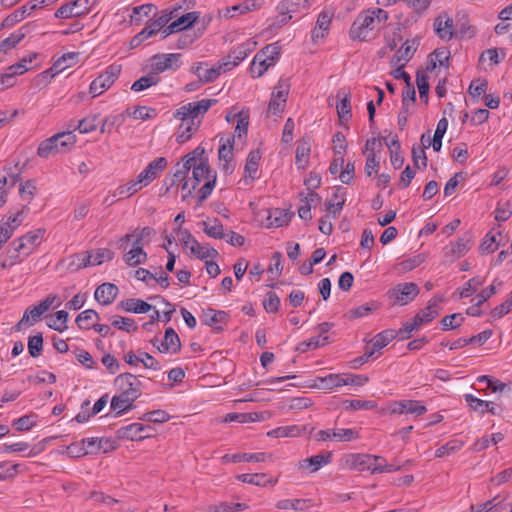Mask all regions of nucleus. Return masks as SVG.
<instances>
[{"label":"nucleus","mask_w":512,"mask_h":512,"mask_svg":"<svg viewBox=\"0 0 512 512\" xmlns=\"http://www.w3.org/2000/svg\"><path fill=\"white\" fill-rule=\"evenodd\" d=\"M173 116L175 119L181 121L176 140L178 143L183 144L199 129L201 120H194L190 118V116L183 118L182 115H177V110L174 112Z\"/></svg>","instance_id":"f8f14e48"},{"label":"nucleus","mask_w":512,"mask_h":512,"mask_svg":"<svg viewBox=\"0 0 512 512\" xmlns=\"http://www.w3.org/2000/svg\"><path fill=\"white\" fill-rule=\"evenodd\" d=\"M126 113L134 119L148 120L156 116V110L146 106H137L133 109H127Z\"/></svg>","instance_id":"6e6d98bb"},{"label":"nucleus","mask_w":512,"mask_h":512,"mask_svg":"<svg viewBox=\"0 0 512 512\" xmlns=\"http://www.w3.org/2000/svg\"><path fill=\"white\" fill-rule=\"evenodd\" d=\"M472 238L470 232L464 233L455 243L451 244V252L457 257L464 255L470 249Z\"/></svg>","instance_id":"79ce46f5"},{"label":"nucleus","mask_w":512,"mask_h":512,"mask_svg":"<svg viewBox=\"0 0 512 512\" xmlns=\"http://www.w3.org/2000/svg\"><path fill=\"white\" fill-rule=\"evenodd\" d=\"M181 349V341L172 327L165 330L164 341L157 346V350L161 353L172 352L176 353Z\"/></svg>","instance_id":"412c9836"},{"label":"nucleus","mask_w":512,"mask_h":512,"mask_svg":"<svg viewBox=\"0 0 512 512\" xmlns=\"http://www.w3.org/2000/svg\"><path fill=\"white\" fill-rule=\"evenodd\" d=\"M488 89V82L486 79L477 78L474 79L468 88V94L472 98L479 99L481 96H485Z\"/></svg>","instance_id":"603ef678"},{"label":"nucleus","mask_w":512,"mask_h":512,"mask_svg":"<svg viewBox=\"0 0 512 512\" xmlns=\"http://www.w3.org/2000/svg\"><path fill=\"white\" fill-rule=\"evenodd\" d=\"M397 333L393 329H387L378 333L366 346L365 348L373 352V356L376 352L386 347L395 337Z\"/></svg>","instance_id":"a211bd4d"},{"label":"nucleus","mask_w":512,"mask_h":512,"mask_svg":"<svg viewBox=\"0 0 512 512\" xmlns=\"http://www.w3.org/2000/svg\"><path fill=\"white\" fill-rule=\"evenodd\" d=\"M333 17V12L329 10H323L317 18L316 26L312 32L313 40L317 38H323L325 36V32L328 31L331 20Z\"/></svg>","instance_id":"cd10ccee"},{"label":"nucleus","mask_w":512,"mask_h":512,"mask_svg":"<svg viewBox=\"0 0 512 512\" xmlns=\"http://www.w3.org/2000/svg\"><path fill=\"white\" fill-rule=\"evenodd\" d=\"M215 103H217L216 99H202L197 102H189L177 109V115H182L183 118L190 116L194 120H201L199 117H202Z\"/></svg>","instance_id":"9d476101"},{"label":"nucleus","mask_w":512,"mask_h":512,"mask_svg":"<svg viewBox=\"0 0 512 512\" xmlns=\"http://www.w3.org/2000/svg\"><path fill=\"white\" fill-rule=\"evenodd\" d=\"M441 300V298H433L429 301L428 305L423 310L415 315L418 324L422 325L429 323L438 316L437 305L439 302H441Z\"/></svg>","instance_id":"c756f323"},{"label":"nucleus","mask_w":512,"mask_h":512,"mask_svg":"<svg viewBox=\"0 0 512 512\" xmlns=\"http://www.w3.org/2000/svg\"><path fill=\"white\" fill-rule=\"evenodd\" d=\"M465 318L461 313H453L442 318L441 326L443 331L456 329L461 326Z\"/></svg>","instance_id":"e2e57ef3"},{"label":"nucleus","mask_w":512,"mask_h":512,"mask_svg":"<svg viewBox=\"0 0 512 512\" xmlns=\"http://www.w3.org/2000/svg\"><path fill=\"white\" fill-rule=\"evenodd\" d=\"M146 259L147 253L143 250V248H132L124 256V260L129 266H137L141 263H144Z\"/></svg>","instance_id":"8fccbe9b"},{"label":"nucleus","mask_w":512,"mask_h":512,"mask_svg":"<svg viewBox=\"0 0 512 512\" xmlns=\"http://www.w3.org/2000/svg\"><path fill=\"white\" fill-rule=\"evenodd\" d=\"M271 65H273V63L265 56H263L262 59L254 58L250 66V72L253 77H261Z\"/></svg>","instance_id":"774afa93"},{"label":"nucleus","mask_w":512,"mask_h":512,"mask_svg":"<svg viewBox=\"0 0 512 512\" xmlns=\"http://www.w3.org/2000/svg\"><path fill=\"white\" fill-rule=\"evenodd\" d=\"M344 376H345V373L329 374L324 377H316L312 381V383L306 385V387L332 390V389L344 386V383H345Z\"/></svg>","instance_id":"dca6fc26"},{"label":"nucleus","mask_w":512,"mask_h":512,"mask_svg":"<svg viewBox=\"0 0 512 512\" xmlns=\"http://www.w3.org/2000/svg\"><path fill=\"white\" fill-rule=\"evenodd\" d=\"M379 29L370 10L366 9L360 12L352 23L349 36L352 40L367 41L372 38L374 31Z\"/></svg>","instance_id":"f257e3e1"},{"label":"nucleus","mask_w":512,"mask_h":512,"mask_svg":"<svg viewBox=\"0 0 512 512\" xmlns=\"http://www.w3.org/2000/svg\"><path fill=\"white\" fill-rule=\"evenodd\" d=\"M143 185L141 183H137V179L128 182L125 185L119 186L114 192L113 197H117L118 199H123L125 197H129L135 194L137 191L142 189Z\"/></svg>","instance_id":"c03bdc74"},{"label":"nucleus","mask_w":512,"mask_h":512,"mask_svg":"<svg viewBox=\"0 0 512 512\" xmlns=\"http://www.w3.org/2000/svg\"><path fill=\"white\" fill-rule=\"evenodd\" d=\"M112 326L119 330H123L126 332H136L138 330V326L134 319L122 317V316H114L112 318Z\"/></svg>","instance_id":"864d4df0"},{"label":"nucleus","mask_w":512,"mask_h":512,"mask_svg":"<svg viewBox=\"0 0 512 512\" xmlns=\"http://www.w3.org/2000/svg\"><path fill=\"white\" fill-rule=\"evenodd\" d=\"M233 156V138L220 139V147L218 150V158L224 162H230Z\"/></svg>","instance_id":"13d9d810"},{"label":"nucleus","mask_w":512,"mask_h":512,"mask_svg":"<svg viewBox=\"0 0 512 512\" xmlns=\"http://www.w3.org/2000/svg\"><path fill=\"white\" fill-rule=\"evenodd\" d=\"M89 11L88 0H74L60 6L55 12V17L59 19L81 17L88 14Z\"/></svg>","instance_id":"9b49d317"},{"label":"nucleus","mask_w":512,"mask_h":512,"mask_svg":"<svg viewBox=\"0 0 512 512\" xmlns=\"http://www.w3.org/2000/svg\"><path fill=\"white\" fill-rule=\"evenodd\" d=\"M337 98L340 99L339 103L336 104L339 119L350 120L352 118L350 92L345 89H340L337 92Z\"/></svg>","instance_id":"393cba45"},{"label":"nucleus","mask_w":512,"mask_h":512,"mask_svg":"<svg viewBox=\"0 0 512 512\" xmlns=\"http://www.w3.org/2000/svg\"><path fill=\"white\" fill-rule=\"evenodd\" d=\"M180 58L179 53L156 54L150 59L151 70L157 73V76L166 70H176L180 67Z\"/></svg>","instance_id":"1a4fd4ad"},{"label":"nucleus","mask_w":512,"mask_h":512,"mask_svg":"<svg viewBox=\"0 0 512 512\" xmlns=\"http://www.w3.org/2000/svg\"><path fill=\"white\" fill-rule=\"evenodd\" d=\"M92 319L99 320V314L93 309H87L78 314L75 322L80 329L88 330L92 327L89 323V321Z\"/></svg>","instance_id":"5fc2aeb1"},{"label":"nucleus","mask_w":512,"mask_h":512,"mask_svg":"<svg viewBox=\"0 0 512 512\" xmlns=\"http://www.w3.org/2000/svg\"><path fill=\"white\" fill-rule=\"evenodd\" d=\"M167 166V160L164 157H158L151 161L148 166L137 176V183L147 186L151 183Z\"/></svg>","instance_id":"ddd939ff"},{"label":"nucleus","mask_w":512,"mask_h":512,"mask_svg":"<svg viewBox=\"0 0 512 512\" xmlns=\"http://www.w3.org/2000/svg\"><path fill=\"white\" fill-rule=\"evenodd\" d=\"M252 49L253 47H251L250 43H243L234 49L228 55V58H233V62H225L227 65H229V71L236 67L241 61H243L252 51Z\"/></svg>","instance_id":"473e14b6"},{"label":"nucleus","mask_w":512,"mask_h":512,"mask_svg":"<svg viewBox=\"0 0 512 512\" xmlns=\"http://www.w3.org/2000/svg\"><path fill=\"white\" fill-rule=\"evenodd\" d=\"M293 216L294 212L286 209H271L267 217V227L279 228L284 225H287L291 221Z\"/></svg>","instance_id":"aec40b11"},{"label":"nucleus","mask_w":512,"mask_h":512,"mask_svg":"<svg viewBox=\"0 0 512 512\" xmlns=\"http://www.w3.org/2000/svg\"><path fill=\"white\" fill-rule=\"evenodd\" d=\"M159 81H160V77L157 76V73H155L151 70L146 76H143V77L139 78L138 80H136L132 84L131 90H133L135 92H140V91H143L151 86L158 84Z\"/></svg>","instance_id":"e433bc0d"},{"label":"nucleus","mask_w":512,"mask_h":512,"mask_svg":"<svg viewBox=\"0 0 512 512\" xmlns=\"http://www.w3.org/2000/svg\"><path fill=\"white\" fill-rule=\"evenodd\" d=\"M332 455L331 451H327L325 453L303 459L299 462V468L308 469L310 473H315L332 461Z\"/></svg>","instance_id":"f3484780"},{"label":"nucleus","mask_w":512,"mask_h":512,"mask_svg":"<svg viewBox=\"0 0 512 512\" xmlns=\"http://www.w3.org/2000/svg\"><path fill=\"white\" fill-rule=\"evenodd\" d=\"M153 433L154 429L150 425L132 423L119 428L116 431V437L118 439H126L130 441H141L143 439L152 437Z\"/></svg>","instance_id":"0eeeda50"},{"label":"nucleus","mask_w":512,"mask_h":512,"mask_svg":"<svg viewBox=\"0 0 512 512\" xmlns=\"http://www.w3.org/2000/svg\"><path fill=\"white\" fill-rule=\"evenodd\" d=\"M121 72V65L112 64L108 66L91 84L89 91L93 97L99 96L108 90L118 79Z\"/></svg>","instance_id":"7ed1b4c3"},{"label":"nucleus","mask_w":512,"mask_h":512,"mask_svg":"<svg viewBox=\"0 0 512 512\" xmlns=\"http://www.w3.org/2000/svg\"><path fill=\"white\" fill-rule=\"evenodd\" d=\"M203 231L204 233L214 239H223L225 238L224 227L219 219L214 218L212 223L203 221Z\"/></svg>","instance_id":"4c0bfd02"},{"label":"nucleus","mask_w":512,"mask_h":512,"mask_svg":"<svg viewBox=\"0 0 512 512\" xmlns=\"http://www.w3.org/2000/svg\"><path fill=\"white\" fill-rule=\"evenodd\" d=\"M36 418L35 414L24 415L14 420L12 426L17 431H28L36 424Z\"/></svg>","instance_id":"69168bd1"},{"label":"nucleus","mask_w":512,"mask_h":512,"mask_svg":"<svg viewBox=\"0 0 512 512\" xmlns=\"http://www.w3.org/2000/svg\"><path fill=\"white\" fill-rule=\"evenodd\" d=\"M228 319V313L225 311H217L214 309H207L204 312V324L213 327L216 332L223 330V327L216 326L218 322H226Z\"/></svg>","instance_id":"7c9ffc66"},{"label":"nucleus","mask_w":512,"mask_h":512,"mask_svg":"<svg viewBox=\"0 0 512 512\" xmlns=\"http://www.w3.org/2000/svg\"><path fill=\"white\" fill-rule=\"evenodd\" d=\"M134 401H135L134 399H132V398L128 399L121 394L114 395L111 399V409L117 410L116 416H119L122 413L133 409Z\"/></svg>","instance_id":"58836bf2"},{"label":"nucleus","mask_w":512,"mask_h":512,"mask_svg":"<svg viewBox=\"0 0 512 512\" xmlns=\"http://www.w3.org/2000/svg\"><path fill=\"white\" fill-rule=\"evenodd\" d=\"M260 159L261 154L259 150H252L248 154L245 164V177H249L251 180L256 179Z\"/></svg>","instance_id":"72a5a7b5"},{"label":"nucleus","mask_w":512,"mask_h":512,"mask_svg":"<svg viewBox=\"0 0 512 512\" xmlns=\"http://www.w3.org/2000/svg\"><path fill=\"white\" fill-rule=\"evenodd\" d=\"M27 71L21 64H13L7 67L4 73H0V90L10 88L15 85L17 75H22Z\"/></svg>","instance_id":"4be33fe9"},{"label":"nucleus","mask_w":512,"mask_h":512,"mask_svg":"<svg viewBox=\"0 0 512 512\" xmlns=\"http://www.w3.org/2000/svg\"><path fill=\"white\" fill-rule=\"evenodd\" d=\"M434 28L437 36L442 40L448 41L454 36L453 20L450 17L443 20V16L439 15L434 21Z\"/></svg>","instance_id":"bb28decb"},{"label":"nucleus","mask_w":512,"mask_h":512,"mask_svg":"<svg viewBox=\"0 0 512 512\" xmlns=\"http://www.w3.org/2000/svg\"><path fill=\"white\" fill-rule=\"evenodd\" d=\"M189 249L192 254L202 261H206L208 258H216L219 255L216 249L203 246L198 241H194V245H191Z\"/></svg>","instance_id":"ea45409f"},{"label":"nucleus","mask_w":512,"mask_h":512,"mask_svg":"<svg viewBox=\"0 0 512 512\" xmlns=\"http://www.w3.org/2000/svg\"><path fill=\"white\" fill-rule=\"evenodd\" d=\"M419 292L420 289L416 283L404 282L397 284L390 289L387 294L390 299H393L395 305L403 306L412 302Z\"/></svg>","instance_id":"423d86ee"},{"label":"nucleus","mask_w":512,"mask_h":512,"mask_svg":"<svg viewBox=\"0 0 512 512\" xmlns=\"http://www.w3.org/2000/svg\"><path fill=\"white\" fill-rule=\"evenodd\" d=\"M114 385L119 391V394L126 398L134 400L141 396V381L131 373H123L114 379Z\"/></svg>","instance_id":"39448f33"},{"label":"nucleus","mask_w":512,"mask_h":512,"mask_svg":"<svg viewBox=\"0 0 512 512\" xmlns=\"http://www.w3.org/2000/svg\"><path fill=\"white\" fill-rule=\"evenodd\" d=\"M478 383L486 382L487 388L491 390L493 393H502L507 389V384L504 382H501L500 380L489 376V375H482L477 378Z\"/></svg>","instance_id":"bf43d9fd"},{"label":"nucleus","mask_w":512,"mask_h":512,"mask_svg":"<svg viewBox=\"0 0 512 512\" xmlns=\"http://www.w3.org/2000/svg\"><path fill=\"white\" fill-rule=\"evenodd\" d=\"M305 427L299 425H290L277 427L267 433L269 437L283 438V437H297L302 434Z\"/></svg>","instance_id":"2f4dec72"},{"label":"nucleus","mask_w":512,"mask_h":512,"mask_svg":"<svg viewBox=\"0 0 512 512\" xmlns=\"http://www.w3.org/2000/svg\"><path fill=\"white\" fill-rule=\"evenodd\" d=\"M237 479L243 483H248L256 486H265L267 483H275L277 481L266 479V474L264 473L241 474L237 476Z\"/></svg>","instance_id":"49530a36"},{"label":"nucleus","mask_w":512,"mask_h":512,"mask_svg":"<svg viewBox=\"0 0 512 512\" xmlns=\"http://www.w3.org/2000/svg\"><path fill=\"white\" fill-rule=\"evenodd\" d=\"M56 298V295H48L38 305L27 308L21 320L15 325V329L20 331L23 327H30L34 325V323H36L41 316L49 310Z\"/></svg>","instance_id":"20e7f679"},{"label":"nucleus","mask_w":512,"mask_h":512,"mask_svg":"<svg viewBox=\"0 0 512 512\" xmlns=\"http://www.w3.org/2000/svg\"><path fill=\"white\" fill-rule=\"evenodd\" d=\"M79 53L69 52L63 54L57 61L54 62L49 70L44 71L41 75L43 77H54L56 74L62 72L66 68L72 65V62L78 57Z\"/></svg>","instance_id":"5701e85b"},{"label":"nucleus","mask_w":512,"mask_h":512,"mask_svg":"<svg viewBox=\"0 0 512 512\" xmlns=\"http://www.w3.org/2000/svg\"><path fill=\"white\" fill-rule=\"evenodd\" d=\"M193 179L191 180V187L189 188V182L184 181L182 184V190L187 189V194L183 195V200L186 199L187 196L192 194V191L196 189V187L200 184L202 180L208 181L209 178H212L211 175H216V172L211 170L208 162L201 160L197 166H194L192 171Z\"/></svg>","instance_id":"6e6552de"},{"label":"nucleus","mask_w":512,"mask_h":512,"mask_svg":"<svg viewBox=\"0 0 512 512\" xmlns=\"http://www.w3.org/2000/svg\"><path fill=\"white\" fill-rule=\"evenodd\" d=\"M276 507L280 510H294L295 512L305 510L307 506V500L305 499H283L276 503Z\"/></svg>","instance_id":"09e8293b"},{"label":"nucleus","mask_w":512,"mask_h":512,"mask_svg":"<svg viewBox=\"0 0 512 512\" xmlns=\"http://www.w3.org/2000/svg\"><path fill=\"white\" fill-rule=\"evenodd\" d=\"M69 314L65 310H60L55 313V319L48 322V326L58 332H63L68 328L67 321Z\"/></svg>","instance_id":"680f3d73"},{"label":"nucleus","mask_w":512,"mask_h":512,"mask_svg":"<svg viewBox=\"0 0 512 512\" xmlns=\"http://www.w3.org/2000/svg\"><path fill=\"white\" fill-rule=\"evenodd\" d=\"M118 287L113 283L99 285L94 293L95 299L102 305L111 304L118 295Z\"/></svg>","instance_id":"6ab92c4d"},{"label":"nucleus","mask_w":512,"mask_h":512,"mask_svg":"<svg viewBox=\"0 0 512 512\" xmlns=\"http://www.w3.org/2000/svg\"><path fill=\"white\" fill-rule=\"evenodd\" d=\"M464 399L467 405L474 411L479 412L480 414H484L487 410V407L490 406L489 401L479 399L472 394H465Z\"/></svg>","instance_id":"338daca9"},{"label":"nucleus","mask_w":512,"mask_h":512,"mask_svg":"<svg viewBox=\"0 0 512 512\" xmlns=\"http://www.w3.org/2000/svg\"><path fill=\"white\" fill-rule=\"evenodd\" d=\"M43 350V336L38 333L34 336H30L28 339V352L31 357L37 358L41 355Z\"/></svg>","instance_id":"0e129e2a"},{"label":"nucleus","mask_w":512,"mask_h":512,"mask_svg":"<svg viewBox=\"0 0 512 512\" xmlns=\"http://www.w3.org/2000/svg\"><path fill=\"white\" fill-rule=\"evenodd\" d=\"M498 237H501L500 231L495 233L493 231L488 232L480 244L479 249L481 253H493L497 250L500 245V241L497 239Z\"/></svg>","instance_id":"f704fd0d"},{"label":"nucleus","mask_w":512,"mask_h":512,"mask_svg":"<svg viewBox=\"0 0 512 512\" xmlns=\"http://www.w3.org/2000/svg\"><path fill=\"white\" fill-rule=\"evenodd\" d=\"M416 48L413 45H410V41L407 40L401 48L396 52L392 61L398 63L403 61V63H407L414 55Z\"/></svg>","instance_id":"052dcab7"},{"label":"nucleus","mask_w":512,"mask_h":512,"mask_svg":"<svg viewBox=\"0 0 512 512\" xmlns=\"http://www.w3.org/2000/svg\"><path fill=\"white\" fill-rule=\"evenodd\" d=\"M24 28L19 29L18 31L10 34L9 37L5 38L0 42V53H7L9 50L16 47V45L25 37L26 32L23 31Z\"/></svg>","instance_id":"37998d69"},{"label":"nucleus","mask_w":512,"mask_h":512,"mask_svg":"<svg viewBox=\"0 0 512 512\" xmlns=\"http://www.w3.org/2000/svg\"><path fill=\"white\" fill-rule=\"evenodd\" d=\"M229 71V65L224 62H218V64L212 68L203 71V75H200V82L210 83L216 80L222 72Z\"/></svg>","instance_id":"a19ab883"},{"label":"nucleus","mask_w":512,"mask_h":512,"mask_svg":"<svg viewBox=\"0 0 512 512\" xmlns=\"http://www.w3.org/2000/svg\"><path fill=\"white\" fill-rule=\"evenodd\" d=\"M118 307L124 310L125 312L137 314L147 313L153 308V306L150 305L149 303L137 298H129L126 300H122L118 303Z\"/></svg>","instance_id":"a878e982"},{"label":"nucleus","mask_w":512,"mask_h":512,"mask_svg":"<svg viewBox=\"0 0 512 512\" xmlns=\"http://www.w3.org/2000/svg\"><path fill=\"white\" fill-rule=\"evenodd\" d=\"M267 458V455L263 452L258 453H238V454H226L222 457V461L224 463L233 462L238 463L241 461L244 462H264Z\"/></svg>","instance_id":"c85d7f7f"},{"label":"nucleus","mask_w":512,"mask_h":512,"mask_svg":"<svg viewBox=\"0 0 512 512\" xmlns=\"http://www.w3.org/2000/svg\"><path fill=\"white\" fill-rule=\"evenodd\" d=\"M200 13L197 11L188 12L177 20L170 23L163 30V38H166L170 34L177 33L183 30H186L194 25V23L199 19Z\"/></svg>","instance_id":"2eb2a0df"},{"label":"nucleus","mask_w":512,"mask_h":512,"mask_svg":"<svg viewBox=\"0 0 512 512\" xmlns=\"http://www.w3.org/2000/svg\"><path fill=\"white\" fill-rule=\"evenodd\" d=\"M311 152V143L309 138H302L298 141L296 154H295V164L298 169H305L309 163V155Z\"/></svg>","instance_id":"b1692460"},{"label":"nucleus","mask_w":512,"mask_h":512,"mask_svg":"<svg viewBox=\"0 0 512 512\" xmlns=\"http://www.w3.org/2000/svg\"><path fill=\"white\" fill-rule=\"evenodd\" d=\"M416 84H417V87L419 90L420 99L425 104H427L428 100H429L428 94H429L430 85H429L428 77L422 71H417V73H416Z\"/></svg>","instance_id":"4d7b16f0"},{"label":"nucleus","mask_w":512,"mask_h":512,"mask_svg":"<svg viewBox=\"0 0 512 512\" xmlns=\"http://www.w3.org/2000/svg\"><path fill=\"white\" fill-rule=\"evenodd\" d=\"M310 6V0H283L277 6L278 11L298 12L300 9H306Z\"/></svg>","instance_id":"de8ad7c7"},{"label":"nucleus","mask_w":512,"mask_h":512,"mask_svg":"<svg viewBox=\"0 0 512 512\" xmlns=\"http://www.w3.org/2000/svg\"><path fill=\"white\" fill-rule=\"evenodd\" d=\"M427 412V408L418 400L395 401L391 407L392 414H412L421 416Z\"/></svg>","instance_id":"4468645a"},{"label":"nucleus","mask_w":512,"mask_h":512,"mask_svg":"<svg viewBox=\"0 0 512 512\" xmlns=\"http://www.w3.org/2000/svg\"><path fill=\"white\" fill-rule=\"evenodd\" d=\"M56 153H59V146L55 136L43 140L37 149L38 156L42 158H48Z\"/></svg>","instance_id":"c9c22d12"},{"label":"nucleus","mask_w":512,"mask_h":512,"mask_svg":"<svg viewBox=\"0 0 512 512\" xmlns=\"http://www.w3.org/2000/svg\"><path fill=\"white\" fill-rule=\"evenodd\" d=\"M358 459H364L367 463V469L372 473L385 472L386 460L383 457L362 454Z\"/></svg>","instance_id":"a18cd8bd"},{"label":"nucleus","mask_w":512,"mask_h":512,"mask_svg":"<svg viewBox=\"0 0 512 512\" xmlns=\"http://www.w3.org/2000/svg\"><path fill=\"white\" fill-rule=\"evenodd\" d=\"M43 234L44 230L37 229L12 241L8 250L10 258L15 262L21 254L30 255L33 249L41 243Z\"/></svg>","instance_id":"f03ea898"},{"label":"nucleus","mask_w":512,"mask_h":512,"mask_svg":"<svg viewBox=\"0 0 512 512\" xmlns=\"http://www.w3.org/2000/svg\"><path fill=\"white\" fill-rule=\"evenodd\" d=\"M448 128V121L445 117L441 118L438 123L432 138V146L434 151L438 152L442 147V138Z\"/></svg>","instance_id":"3c124183"}]
</instances>
